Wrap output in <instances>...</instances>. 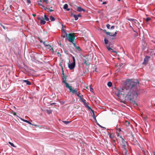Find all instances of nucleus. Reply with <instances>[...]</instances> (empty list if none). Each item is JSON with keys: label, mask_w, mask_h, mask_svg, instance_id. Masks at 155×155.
Wrapping results in <instances>:
<instances>
[{"label": "nucleus", "mask_w": 155, "mask_h": 155, "mask_svg": "<svg viewBox=\"0 0 155 155\" xmlns=\"http://www.w3.org/2000/svg\"><path fill=\"white\" fill-rule=\"evenodd\" d=\"M126 83L125 87L118 90V94L122 95L125 100L129 101L134 106H137V103L133 100L136 99L138 96L139 81L137 80L128 79Z\"/></svg>", "instance_id": "f257e3e1"}, {"label": "nucleus", "mask_w": 155, "mask_h": 155, "mask_svg": "<svg viewBox=\"0 0 155 155\" xmlns=\"http://www.w3.org/2000/svg\"><path fill=\"white\" fill-rule=\"evenodd\" d=\"M68 38V39L69 41L72 43L73 45H75V42L74 41L75 40V36L74 33H71L69 34L67 37Z\"/></svg>", "instance_id": "f03ea898"}, {"label": "nucleus", "mask_w": 155, "mask_h": 155, "mask_svg": "<svg viewBox=\"0 0 155 155\" xmlns=\"http://www.w3.org/2000/svg\"><path fill=\"white\" fill-rule=\"evenodd\" d=\"M66 87L69 89V92H71L73 94H76L77 92L76 89H73L71 87L69 86L68 84H67Z\"/></svg>", "instance_id": "7ed1b4c3"}, {"label": "nucleus", "mask_w": 155, "mask_h": 155, "mask_svg": "<svg viewBox=\"0 0 155 155\" xmlns=\"http://www.w3.org/2000/svg\"><path fill=\"white\" fill-rule=\"evenodd\" d=\"M150 58V57L148 56H146L145 57L144 59L143 62L142 63V64L143 65H146L148 61H149V59Z\"/></svg>", "instance_id": "20e7f679"}, {"label": "nucleus", "mask_w": 155, "mask_h": 155, "mask_svg": "<svg viewBox=\"0 0 155 155\" xmlns=\"http://www.w3.org/2000/svg\"><path fill=\"white\" fill-rule=\"evenodd\" d=\"M62 26V28L61 29V31L63 32L62 37L64 38L65 37H67L68 35L66 32L63 29V25L62 24H61Z\"/></svg>", "instance_id": "39448f33"}, {"label": "nucleus", "mask_w": 155, "mask_h": 155, "mask_svg": "<svg viewBox=\"0 0 155 155\" xmlns=\"http://www.w3.org/2000/svg\"><path fill=\"white\" fill-rule=\"evenodd\" d=\"M43 45H44L46 47H47L48 48L50 49V50H53V49L52 47H51V45L48 43H46L44 41L43 42Z\"/></svg>", "instance_id": "423d86ee"}, {"label": "nucleus", "mask_w": 155, "mask_h": 155, "mask_svg": "<svg viewBox=\"0 0 155 155\" xmlns=\"http://www.w3.org/2000/svg\"><path fill=\"white\" fill-rule=\"evenodd\" d=\"M66 76L65 75L62 76V82L65 84L66 85V87L67 84H68V83L66 82Z\"/></svg>", "instance_id": "0eeeda50"}, {"label": "nucleus", "mask_w": 155, "mask_h": 155, "mask_svg": "<svg viewBox=\"0 0 155 155\" xmlns=\"http://www.w3.org/2000/svg\"><path fill=\"white\" fill-rule=\"evenodd\" d=\"M68 68L70 70L73 69L75 66V63H72L70 64H68Z\"/></svg>", "instance_id": "6e6552de"}, {"label": "nucleus", "mask_w": 155, "mask_h": 155, "mask_svg": "<svg viewBox=\"0 0 155 155\" xmlns=\"http://www.w3.org/2000/svg\"><path fill=\"white\" fill-rule=\"evenodd\" d=\"M105 33L107 35H109L110 36L113 37H115L116 36V35L117 34V32H115L114 34H112L111 33L109 32H105Z\"/></svg>", "instance_id": "1a4fd4ad"}, {"label": "nucleus", "mask_w": 155, "mask_h": 155, "mask_svg": "<svg viewBox=\"0 0 155 155\" xmlns=\"http://www.w3.org/2000/svg\"><path fill=\"white\" fill-rule=\"evenodd\" d=\"M22 83H25L27 85H30L31 84V82L27 80H22Z\"/></svg>", "instance_id": "9d476101"}, {"label": "nucleus", "mask_w": 155, "mask_h": 155, "mask_svg": "<svg viewBox=\"0 0 155 155\" xmlns=\"http://www.w3.org/2000/svg\"><path fill=\"white\" fill-rule=\"evenodd\" d=\"M77 11L78 12H81L82 11L85 12V9L81 8V7H77Z\"/></svg>", "instance_id": "9b49d317"}, {"label": "nucleus", "mask_w": 155, "mask_h": 155, "mask_svg": "<svg viewBox=\"0 0 155 155\" xmlns=\"http://www.w3.org/2000/svg\"><path fill=\"white\" fill-rule=\"evenodd\" d=\"M38 19L40 20V23L41 25H44L46 23V21L44 19H41L40 17L38 18Z\"/></svg>", "instance_id": "f8f14e48"}, {"label": "nucleus", "mask_w": 155, "mask_h": 155, "mask_svg": "<svg viewBox=\"0 0 155 155\" xmlns=\"http://www.w3.org/2000/svg\"><path fill=\"white\" fill-rule=\"evenodd\" d=\"M19 118L22 121H23L24 122H25L26 123H27L28 124H29L31 125V123L29 122V121H28L27 120L24 119H22L20 117H19Z\"/></svg>", "instance_id": "ddd939ff"}, {"label": "nucleus", "mask_w": 155, "mask_h": 155, "mask_svg": "<svg viewBox=\"0 0 155 155\" xmlns=\"http://www.w3.org/2000/svg\"><path fill=\"white\" fill-rule=\"evenodd\" d=\"M109 137L111 140H113L115 136L113 134H109Z\"/></svg>", "instance_id": "4468645a"}, {"label": "nucleus", "mask_w": 155, "mask_h": 155, "mask_svg": "<svg viewBox=\"0 0 155 155\" xmlns=\"http://www.w3.org/2000/svg\"><path fill=\"white\" fill-rule=\"evenodd\" d=\"M117 133L118 134V137H120L121 138V142H122V143L123 144H124L125 143V141L124 140L123 138V137H122V136H120L119 135V134L118 133Z\"/></svg>", "instance_id": "2eb2a0df"}, {"label": "nucleus", "mask_w": 155, "mask_h": 155, "mask_svg": "<svg viewBox=\"0 0 155 155\" xmlns=\"http://www.w3.org/2000/svg\"><path fill=\"white\" fill-rule=\"evenodd\" d=\"M74 46L75 48L77 50V51H80L81 50L80 48L78 46H77L76 45V43H75V45H73Z\"/></svg>", "instance_id": "dca6fc26"}, {"label": "nucleus", "mask_w": 155, "mask_h": 155, "mask_svg": "<svg viewBox=\"0 0 155 155\" xmlns=\"http://www.w3.org/2000/svg\"><path fill=\"white\" fill-rule=\"evenodd\" d=\"M106 48L109 51H112V52H114L116 53V51H113V50L110 48V45H109L108 46H107L106 47Z\"/></svg>", "instance_id": "f3484780"}, {"label": "nucleus", "mask_w": 155, "mask_h": 155, "mask_svg": "<svg viewBox=\"0 0 155 155\" xmlns=\"http://www.w3.org/2000/svg\"><path fill=\"white\" fill-rule=\"evenodd\" d=\"M68 5H67V4H65V5H64V9H66L67 11H69L70 10V9L69 8H68Z\"/></svg>", "instance_id": "a211bd4d"}, {"label": "nucleus", "mask_w": 155, "mask_h": 155, "mask_svg": "<svg viewBox=\"0 0 155 155\" xmlns=\"http://www.w3.org/2000/svg\"><path fill=\"white\" fill-rule=\"evenodd\" d=\"M91 112H92V117L94 119L96 120V121L97 122V120H96V117L95 116V114H94V110H93L92 111H91Z\"/></svg>", "instance_id": "6ab92c4d"}, {"label": "nucleus", "mask_w": 155, "mask_h": 155, "mask_svg": "<svg viewBox=\"0 0 155 155\" xmlns=\"http://www.w3.org/2000/svg\"><path fill=\"white\" fill-rule=\"evenodd\" d=\"M123 147H122L124 148L125 150V153H126V154H127V150H126V146L125 145V144H123Z\"/></svg>", "instance_id": "aec40b11"}, {"label": "nucleus", "mask_w": 155, "mask_h": 155, "mask_svg": "<svg viewBox=\"0 0 155 155\" xmlns=\"http://www.w3.org/2000/svg\"><path fill=\"white\" fill-rule=\"evenodd\" d=\"M128 20L132 21V22H134V23H136V21H137V20H136L133 18L129 19H128Z\"/></svg>", "instance_id": "412c9836"}, {"label": "nucleus", "mask_w": 155, "mask_h": 155, "mask_svg": "<svg viewBox=\"0 0 155 155\" xmlns=\"http://www.w3.org/2000/svg\"><path fill=\"white\" fill-rule=\"evenodd\" d=\"M42 2H43V0H40L39 1H38V4L39 5H40L41 6H43V5L41 3Z\"/></svg>", "instance_id": "4be33fe9"}, {"label": "nucleus", "mask_w": 155, "mask_h": 155, "mask_svg": "<svg viewBox=\"0 0 155 155\" xmlns=\"http://www.w3.org/2000/svg\"><path fill=\"white\" fill-rule=\"evenodd\" d=\"M76 94L77 95V96H78L80 99H81V96L80 95V93L79 92H77Z\"/></svg>", "instance_id": "5701e85b"}, {"label": "nucleus", "mask_w": 155, "mask_h": 155, "mask_svg": "<svg viewBox=\"0 0 155 155\" xmlns=\"http://www.w3.org/2000/svg\"><path fill=\"white\" fill-rule=\"evenodd\" d=\"M5 39V41L7 43H8V42H9V41H10V39L8 38L7 36H6Z\"/></svg>", "instance_id": "b1692460"}, {"label": "nucleus", "mask_w": 155, "mask_h": 155, "mask_svg": "<svg viewBox=\"0 0 155 155\" xmlns=\"http://www.w3.org/2000/svg\"><path fill=\"white\" fill-rule=\"evenodd\" d=\"M112 83L110 81H109L107 83V85L109 87H111L112 85Z\"/></svg>", "instance_id": "393cba45"}, {"label": "nucleus", "mask_w": 155, "mask_h": 155, "mask_svg": "<svg viewBox=\"0 0 155 155\" xmlns=\"http://www.w3.org/2000/svg\"><path fill=\"white\" fill-rule=\"evenodd\" d=\"M46 112L48 114H50L52 113V110L50 109H48L46 110Z\"/></svg>", "instance_id": "a878e982"}, {"label": "nucleus", "mask_w": 155, "mask_h": 155, "mask_svg": "<svg viewBox=\"0 0 155 155\" xmlns=\"http://www.w3.org/2000/svg\"><path fill=\"white\" fill-rule=\"evenodd\" d=\"M50 19L51 21H54L55 20V18L52 16L50 17Z\"/></svg>", "instance_id": "bb28decb"}, {"label": "nucleus", "mask_w": 155, "mask_h": 155, "mask_svg": "<svg viewBox=\"0 0 155 155\" xmlns=\"http://www.w3.org/2000/svg\"><path fill=\"white\" fill-rule=\"evenodd\" d=\"M80 99V100H81V102L84 103H84L86 102V100L85 99H83L82 97H81V99Z\"/></svg>", "instance_id": "cd10ccee"}, {"label": "nucleus", "mask_w": 155, "mask_h": 155, "mask_svg": "<svg viewBox=\"0 0 155 155\" xmlns=\"http://www.w3.org/2000/svg\"><path fill=\"white\" fill-rule=\"evenodd\" d=\"M54 10L53 9H51L50 8H48V11L47 12H52Z\"/></svg>", "instance_id": "c85d7f7f"}, {"label": "nucleus", "mask_w": 155, "mask_h": 155, "mask_svg": "<svg viewBox=\"0 0 155 155\" xmlns=\"http://www.w3.org/2000/svg\"><path fill=\"white\" fill-rule=\"evenodd\" d=\"M44 17H45V20H46V21H49V18L47 16L45 15H44Z\"/></svg>", "instance_id": "c756f323"}, {"label": "nucleus", "mask_w": 155, "mask_h": 155, "mask_svg": "<svg viewBox=\"0 0 155 155\" xmlns=\"http://www.w3.org/2000/svg\"><path fill=\"white\" fill-rule=\"evenodd\" d=\"M104 43L105 44H107L108 42V41L107 39H106L105 38L104 39Z\"/></svg>", "instance_id": "7c9ffc66"}, {"label": "nucleus", "mask_w": 155, "mask_h": 155, "mask_svg": "<svg viewBox=\"0 0 155 155\" xmlns=\"http://www.w3.org/2000/svg\"><path fill=\"white\" fill-rule=\"evenodd\" d=\"M63 122L65 124H67L69 123H70L71 121H63Z\"/></svg>", "instance_id": "2f4dec72"}, {"label": "nucleus", "mask_w": 155, "mask_h": 155, "mask_svg": "<svg viewBox=\"0 0 155 155\" xmlns=\"http://www.w3.org/2000/svg\"><path fill=\"white\" fill-rule=\"evenodd\" d=\"M125 124L127 126H128L130 125V123L129 122L126 121L125 123Z\"/></svg>", "instance_id": "473e14b6"}, {"label": "nucleus", "mask_w": 155, "mask_h": 155, "mask_svg": "<svg viewBox=\"0 0 155 155\" xmlns=\"http://www.w3.org/2000/svg\"><path fill=\"white\" fill-rule=\"evenodd\" d=\"M87 108V109L91 110V111H92V110H92L91 108L88 105H87V106H86V107Z\"/></svg>", "instance_id": "72a5a7b5"}, {"label": "nucleus", "mask_w": 155, "mask_h": 155, "mask_svg": "<svg viewBox=\"0 0 155 155\" xmlns=\"http://www.w3.org/2000/svg\"><path fill=\"white\" fill-rule=\"evenodd\" d=\"M74 17L75 18V20H78V18L77 16V15H74Z\"/></svg>", "instance_id": "f704fd0d"}, {"label": "nucleus", "mask_w": 155, "mask_h": 155, "mask_svg": "<svg viewBox=\"0 0 155 155\" xmlns=\"http://www.w3.org/2000/svg\"><path fill=\"white\" fill-rule=\"evenodd\" d=\"M84 64H85L86 65H88V64L87 61H86V60H84Z\"/></svg>", "instance_id": "c9c22d12"}, {"label": "nucleus", "mask_w": 155, "mask_h": 155, "mask_svg": "<svg viewBox=\"0 0 155 155\" xmlns=\"http://www.w3.org/2000/svg\"><path fill=\"white\" fill-rule=\"evenodd\" d=\"M43 2H45L46 4H48V0H43Z\"/></svg>", "instance_id": "e433bc0d"}, {"label": "nucleus", "mask_w": 155, "mask_h": 155, "mask_svg": "<svg viewBox=\"0 0 155 155\" xmlns=\"http://www.w3.org/2000/svg\"><path fill=\"white\" fill-rule=\"evenodd\" d=\"M9 144H10V145H11L13 147H15L14 145V144L13 143H11V142H9Z\"/></svg>", "instance_id": "4c0bfd02"}, {"label": "nucleus", "mask_w": 155, "mask_h": 155, "mask_svg": "<svg viewBox=\"0 0 155 155\" xmlns=\"http://www.w3.org/2000/svg\"><path fill=\"white\" fill-rule=\"evenodd\" d=\"M45 10L48 11V8L47 7H45V6L43 5V6H41Z\"/></svg>", "instance_id": "58836bf2"}, {"label": "nucleus", "mask_w": 155, "mask_h": 155, "mask_svg": "<svg viewBox=\"0 0 155 155\" xmlns=\"http://www.w3.org/2000/svg\"><path fill=\"white\" fill-rule=\"evenodd\" d=\"M150 20V18H147L146 19V21L147 22L148 21Z\"/></svg>", "instance_id": "ea45409f"}, {"label": "nucleus", "mask_w": 155, "mask_h": 155, "mask_svg": "<svg viewBox=\"0 0 155 155\" xmlns=\"http://www.w3.org/2000/svg\"><path fill=\"white\" fill-rule=\"evenodd\" d=\"M110 25L109 24H107L106 25V27L108 29H109Z\"/></svg>", "instance_id": "a19ab883"}, {"label": "nucleus", "mask_w": 155, "mask_h": 155, "mask_svg": "<svg viewBox=\"0 0 155 155\" xmlns=\"http://www.w3.org/2000/svg\"><path fill=\"white\" fill-rule=\"evenodd\" d=\"M73 60V63H75V61L74 57V56L72 57Z\"/></svg>", "instance_id": "79ce46f5"}, {"label": "nucleus", "mask_w": 155, "mask_h": 155, "mask_svg": "<svg viewBox=\"0 0 155 155\" xmlns=\"http://www.w3.org/2000/svg\"><path fill=\"white\" fill-rule=\"evenodd\" d=\"M61 67H62V76L65 75L64 74V71L63 70L62 67V66H61Z\"/></svg>", "instance_id": "37998d69"}, {"label": "nucleus", "mask_w": 155, "mask_h": 155, "mask_svg": "<svg viewBox=\"0 0 155 155\" xmlns=\"http://www.w3.org/2000/svg\"><path fill=\"white\" fill-rule=\"evenodd\" d=\"M27 2V3L29 4L31 3L30 0H26Z\"/></svg>", "instance_id": "c03bdc74"}, {"label": "nucleus", "mask_w": 155, "mask_h": 155, "mask_svg": "<svg viewBox=\"0 0 155 155\" xmlns=\"http://www.w3.org/2000/svg\"><path fill=\"white\" fill-rule=\"evenodd\" d=\"M39 41H40V42L41 43H43V42L44 41H43L41 39H40L39 38Z\"/></svg>", "instance_id": "a18cd8bd"}, {"label": "nucleus", "mask_w": 155, "mask_h": 155, "mask_svg": "<svg viewBox=\"0 0 155 155\" xmlns=\"http://www.w3.org/2000/svg\"><path fill=\"white\" fill-rule=\"evenodd\" d=\"M117 131H118L119 132H120L121 131V129L120 128H119L118 129H117Z\"/></svg>", "instance_id": "49530a36"}, {"label": "nucleus", "mask_w": 155, "mask_h": 155, "mask_svg": "<svg viewBox=\"0 0 155 155\" xmlns=\"http://www.w3.org/2000/svg\"><path fill=\"white\" fill-rule=\"evenodd\" d=\"M84 104L86 107V106H87V105H88V104H87V103H86V102L84 103Z\"/></svg>", "instance_id": "de8ad7c7"}, {"label": "nucleus", "mask_w": 155, "mask_h": 155, "mask_svg": "<svg viewBox=\"0 0 155 155\" xmlns=\"http://www.w3.org/2000/svg\"><path fill=\"white\" fill-rule=\"evenodd\" d=\"M114 26H112L111 28H110V29H114Z\"/></svg>", "instance_id": "09e8293b"}, {"label": "nucleus", "mask_w": 155, "mask_h": 155, "mask_svg": "<svg viewBox=\"0 0 155 155\" xmlns=\"http://www.w3.org/2000/svg\"><path fill=\"white\" fill-rule=\"evenodd\" d=\"M90 91L93 92V89L92 88H91V87H90Z\"/></svg>", "instance_id": "8fccbe9b"}, {"label": "nucleus", "mask_w": 155, "mask_h": 155, "mask_svg": "<svg viewBox=\"0 0 155 155\" xmlns=\"http://www.w3.org/2000/svg\"><path fill=\"white\" fill-rule=\"evenodd\" d=\"M1 26H2V27L4 29H5V27L3 25H2V24H0Z\"/></svg>", "instance_id": "3c124183"}, {"label": "nucleus", "mask_w": 155, "mask_h": 155, "mask_svg": "<svg viewBox=\"0 0 155 155\" xmlns=\"http://www.w3.org/2000/svg\"><path fill=\"white\" fill-rule=\"evenodd\" d=\"M77 16L78 18V17H81V16L80 14H78V15H77Z\"/></svg>", "instance_id": "603ef678"}, {"label": "nucleus", "mask_w": 155, "mask_h": 155, "mask_svg": "<svg viewBox=\"0 0 155 155\" xmlns=\"http://www.w3.org/2000/svg\"><path fill=\"white\" fill-rule=\"evenodd\" d=\"M97 121H96V123L100 127H101V128H103L97 122Z\"/></svg>", "instance_id": "864d4df0"}, {"label": "nucleus", "mask_w": 155, "mask_h": 155, "mask_svg": "<svg viewBox=\"0 0 155 155\" xmlns=\"http://www.w3.org/2000/svg\"><path fill=\"white\" fill-rule=\"evenodd\" d=\"M13 114L14 116H16L18 117V116L16 115V113L15 112H13Z\"/></svg>", "instance_id": "5fc2aeb1"}, {"label": "nucleus", "mask_w": 155, "mask_h": 155, "mask_svg": "<svg viewBox=\"0 0 155 155\" xmlns=\"http://www.w3.org/2000/svg\"><path fill=\"white\" fill-rule=\"evenodd\" d=\"M107 4V2H103L102 4L103 5H105Z\"/></svg>", "instance_id": "6e6d98bb"}, {"label": "nucleus", "mask_w": 155, "mask_h": 155, "mask_svg": "<svg viewBox=\"0 0 155 155\" xmlns=\"http://www.w3.org/2000/svg\"><path fill=\"white\" fill-rule=\"evenodd\" d=\"M74 15H75V14H73V13L72 12H71V16H73V17H74Z\"/></svg>", "instance_id": "4d7b16f0"}, {"label": "nucleus", "mask_w": 155, "mask_h": 155, "mask_svg": "<svg viewBox=\"0 0 155 155\" xmlns=\"http://www.w3.org/2000/svg\"><path fill=\"white\" fill-rule=\"evenodd\" d=\"M61 103L62 104H64V102H61Z\"/></svg>", "instance_id": "13d9d810"}, {"label": "nucleus", "mask_w": 155, "mask_h": 155, "mask_svg": "<svg viewBox=\"0 0 155 155\" xmlns=\"http://www.w3.org/2000/svg\"><path fill=\"white\" fill-rule=\"evenodd\" d=\"M5 6H4V7H3V9H4H4H5Z\"/></svg>", "instance_id": "bf43d9fd"}, {"label": "nucleus", "mask_w": 155, "mask_h": 155, "mask_svg": "<svg viewBox=\"0 0 155 155\" xmlns=\"http://www.w3.org/2000/svg\"><path fill=\"white\" fill-rule=\"evenodd\" d=\"M33 16H34V17H35V15H34V14H33Z\"/></svg>", "instance_id": "052dcab7"}, {"label": "nucleus", "mask_w": 155, "mask_h": 155, "mask_svg": "<svg viewBox=\"0 0 155 155\" xmlns=\"http://www.w3.org/2000/svg\"><path fill=\"white\" fill-rule=\"evenodd\" d=\"M104 31L105 32H107L106 30H104Z\"/></svg>", "instance_id": "680f3d73"}, {"label": "nucleus", "mask_w": 155, "mask_h": 155, "mask_svg": "<svg viewBox=\"0 0 155 155\" xmlns=\"http://www.w3.org/2000/svg\"><path fill=\"white\" fill-rule=\"evenodd\" d=\"M14 108L15 109H16V108H15V107L14 106Z\"/></svg>", "instance_id": "e2e57ef3"}, {"label": "nucleus", "mask_w": 155, "mask_h": 155, "mask_svg": "<svg viewBox=\"0 0 155 155\" xmlns=\"http://www.w3.org/2000/svg\"><path fill=\"white\" fill-rule=\"evenodd\" d=\"M118 1H120V0H117Z\"/></svg>", "instance_id": "0e129e2a"}]
</instances>
